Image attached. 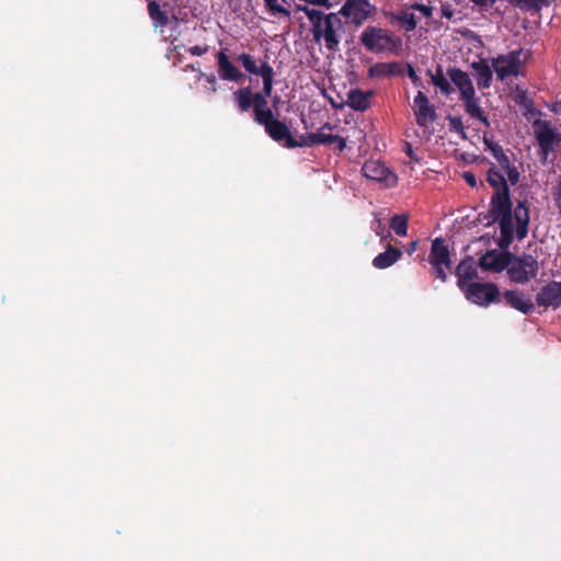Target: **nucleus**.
Instances as JSON below:
<instances>
[{"mask_svg":"<svg viewBox=\"0 0 561 561\" xmlns=\"http://www.w3.org/2000/svg\"><path fill=\"white\" fill-rule=\"evenodd\" d=\"M490 217H492V222L499 221L501 237L497 244L501 249L508 248L514 240L513 219L516 220L517 239L523 240L526 238L530 219L527 202L518 201L513 211L508 187H505V191L493 193Z\"/></svg>","mask_w":561,"mask_h":561,"instance_id":"f257e3e1","label":"nucleus"},{"mask_svg":"<svg viewBox=\"0 0 561 561\" xmlns=\"http://www.w3.org/2000/svg\"><path fill=\"white\" fill-rule=\"evenodd\" d=\"M536 142L539 147L538 157L546 164L550 153L554 152L561 144V131L550 121L536 119L533 124Z\"/></svg>","mask_w":561,"mask_h":561,"instance_id":"f03ea898","label":"nucleus"},{"mask_svg":"<svg viewBox=\"0 0 561 561\" xmlns=\"http://www.w3.org/2000/svg\"><path fill=\"white\" fill-rule=\"evenodd\" d=\"M539 271V264L531 254L515 255L511 252L510 265L506 268L510 279L516 284H526L535 278Z\"/></svg>","mask_w":561,"mask_h":561,"instance_id":"7ed1b4c3","label":"nucleus"},{"mask_svg":"<svg viewBox=\"0 0 561 561\" xmlns=\"http://www.w3.org/2000/svg\"><path fill=\"white\" fill-rule=\"evenodd\" d=\"M461 291L469 301L479 306L499 302L501 298L499 287L494 283H470Z\"/></svg>","mask_w":561,"mask_h":561,"instance_id":"20e7f679","label":"nucleus"},{"mask_svg":"<svg viewBox=\"0 0 561 561\" xmlns=\"http://www.w3.org/2000/svg\"><path fill=\"white\" fill-rule=\"evenodd\" d=\"M428 261H430L431 265L433 266V268L436 273V276L442 282H446V279H447L446 271L450 270L451 262H450L449 250H448V247L445 244L444 239L436 238L432 242Z\"/></svg>","mask_w":561,"mask_h":561,"instance_id":"39448f33","label":"nucleus"},{"mask_svg":"<svg viewBox=\"0 0 561 561\" xmlns=\"http://www.w3.org/2000/svg\"><path fill=\"white\" fill-rule=\"evenodd\" d=\"M413 112L416 124L422 128H427L437 119L435 106L430 103L427 95L422 91H419L414 98Z\"/></svg>","mask_w":561,"mask_h":561,"instance_id":"423d86ee","label":"nucleus"},{"mask_svg":"<svg viewBox=\"0 0 561 561\" xmlns=\"http://www.w3.org/2000/svg\"><path fill=\"white\" fill-rule=\"evenodd\" d=\"M520 54L522 50H514L493 59L492 66L499 80L503 81L510 76H518L522 66Z\"/></svg>","mask_w":561,"mask_h":561,"instance_id":"0eeeda50","label":"nucleus"},{"mask_svg":"<svg viewBox=\"0 0 561 561\" xmlns=\"http://www.w3.org/2000/svg\"><path fill=\"white\" fill-rule=\"evenodd\" d=\"M510 259L508 251L489 250L479 259V266L484 271L501 273L510 265Z\"/></svg>","mask_w":561,"mask_h":561,"instance_id":"6e6552de","label":"nucleus"},{"mask_svg":"<svg viewBox=\"0 0 561 561\" xmlns=\"http://www.w3.org/2000/svg\"><path fill=\"white\" fill-rule=\"evenodd\" d=\"M365 47L371 51H382L393 54L396 56L402 53L401 37H360Z\"/></svg>","mask_w":561,"mask_h":561,"instance_id":"1a4fd4ad","label":"nucleus"},{"mask_svg":"<svg viewBox=\"0 0 561 561\" xmlns=\"http://www.w3.org/2000/svg\"><path fill=\"white\" fill-rule=\"evenodd\" d=\"M341 13L346 18L347 22L360 25L370 13L368 0H346L341 9Z\"/></svg>","mask_w":561,"mask_h":561,"instance_id":"9d476101","label":"nucleus"},{"mask_svg":"<svg viewBox=\"0 0 561 561\" xmlns=\"http://www.w3.org/2000/svg\"><path fill=\"white\" fill-rule=\"evenodd\" d=\"M373 91H363L358 88L351 89L347 92V100L344 103L336 104L331 100V105L334 108H342L347 105L354 111L364 112L371 106Z\"/></svg>","mask_w":561,"mask_h":561,"instance_id":"9b49d317","label":"nucleus"},{"mask_svg":"<svg viewBox=\"0 0 561 561\" xmlns=\"http://www.w3.org/2000/svg\"><path fill=\"white\" fill-rule=\"evenodd\" d=\"M539 307L557 309L561 307V282L551 280L540 288L536 295Z\"/></svg>","mask_w":561,"mask_h":561,"instance_id":"f8f14e48","label":"nucleus"},{"mask_svg":"<svg viewBox=\"0 0 561 561\" xmlns=\"http://www.w3.org/2000/svg\"><path fill=\"white\" fill-rule=\"evenodd\" d=\"M363 175L377 182H387L390 178L396 182V175L380 161L368 160L362 167Z\"/></svg>","mask_w":561,"mask_h":561,"instance_id":"ddd939ff","label":"nucleus"},{"mask_svg":"<svg viewBox=\"0 0 561 561\" xmlns=\"http://www.w3.org/2000/svg\"><path fill=\"white\" fill-rule=\"evenodd\" d=\"M457 285L460 290H463L473 279L478 277V272L474 266L472 257L463 259L456 268Z\"/></svg>","mask_w":561,"mask_h":561,"instance_id":"4468645a","label":"nucleus"},{"mask_svg":"<svg viewBox=\"0 0 561 561\" xmlns=\"http://www.w3.org/2000/svg\"><path fill=\"white\" fill-rule=\"evenodd\" d=\"M451 82L457 87L460 92V99L476 93L472 81L467 72L453 67L447 71Z\"/></svg>","mask_w":561,"mask_h":561,"instance_id":"2eb2a0df","label":"nucleus"},{"mask_svg":"<svg viewBox=\"0 0 561 561\" xmlns=\"http://www.w3.org/2000/svg\"><path fill=\"white\" fill-rule=\"evenodd\" d=\"M265 133L274 141H284V146L290 149V140H294V137L285 123L278 119L271 122L268 125L266 124Z\"/></svg>","mask_w":561,"mask_h":561,"instance_id":"dca6fc26","label":"nucleus"},{"mask_svg":"<svg viewBox=\"0 0 561 561\" xmlns=\"http://www.w3.org/2000/svg\"><path fill=\"white\" fill-rule=\"evenodd\" d=\"M313 25V35H334L331 26L332 16H324L319 10H306Z\"/></svg>","mask_w":561,"mask_h":561,"instance_id":"f3484780","label":"nucleus"},{"mask_svg":"<svg viewBox=\"0 0 561 561\" xmlns=\"http://www.w3.org/2000/svg\"><path fill=\"white\" fill-rule=\"evenodd\" d=\"M471 69L473 70V76L477 80L479 89H488L491 87L493 73L490 65L485 59L473 61L471 64Z\"/></svg>","mask_w":561,"mask_h":561,"instance_id":"a211bd4d","label":"nucleus"},{"mask_svg":"<svg viewBox=\"0 0 561 561\" xmlns=\"http://www.w3.org/2000/svg\"><path fill=\"white\" fill-rule=\"evenodd\" d=\"M503 297L510 307L525 314L528 313L534 307L533 301L518 290H506L503 294Z\"/></svg>","mask_w":561,"mask_h":561,"instance_id":"6ab92c4d","label":"nucleus"},{"mask_svg":"<svg viewBox=\"0 0 561 561\" xmlns=\"http://www.w3.org/2000/svg\"><path fill=\"white\" fill-rule=\"evenodd\" d=\"M218 68L219 76L225 80L238 82L243 77L240 70L232 65L228 56L222 51L218 54Z\"/></svg>","mask_w":561,"mask_h":561,"instance_id":"aec40b11","label":"nucleus"},{"mask_svg":"<svg viewBox=\"0 0 561 561\" xmlns=\"http://www.w3.org/2000/svg\"><path fill=\"white\" fill-rule=\"evenodd\" d=\"M402 256V251L391 244H388L386 251L379 253L373 260V265L378 270H383L393 265Z\"/></svg>","mask_w":561,"mask_h":561,"instance_id":"412c9836","label":"nucleus"},{"mask_svg":"<svg viewBox=\"0 0 561 561\" xmlns=\"http://www.w3.org/2000/svg\"><path fill=\"white\" fill-rule=\"evenodd\" d=\"M333 126L330 123L323 124L320 129L314 133L317 145H333L336 144L339 151H343L346 147V140L333 134H325L324 130H332Z\"/></svg>","mask_w":561,"mask_h":561,"instance_id":"4be33fe9","label":"nucleus"},{"mask_svg":"<svg viewBox=\"0 0 561 561\" xmlns=\"http://www.w3.org/2000/svg\"><path fill=\"white\" fill-rule=\"evenodd\" d=\"M233 99L240 112H248L253 104V93L250 88H241L233 92Z\"/></svg>","mask_w":561,"mask_h":561,"instance_id":"5701e85b","label":"nucleus"},{"mask_svg":"<svg viewBox=\"0 0 561 561\" xmlns=\"http://www.w3.org/2000/svg\"><path fill=\"white\" fill-rule=\"evenodd\" d=\"M427 75L431 77L432 83L437 87L444 95L448 96L454 92L451 84L445 78L442 67H438L435 72L428 70Z\"/></svg>","mask_w":561,"mask_h":561,"instance_id":"b1692460","label":"nucleus"},{"mask_svg":"<svg viewBox=\"0 0 561 561\" xmlns=\"http://www.w3.org/2000/svg\"><path fill=\"white\" fill-rule=\"evenodd\" d=\"M486 181L495 192L505 191V187H508L504 175L494 165L488 171Z\"/></svg>","mask_w":561,"mask_h":561,"instance_id":"393cba45","label":"nucleus"},{"mask_svg":"<svg viewBox=\"0 0 561 561\" xmlns=\"http://www.w3.org/2000/svg\"><path fill=\"white\" fill-rule=\"evenodd\" d=\"M260 77L263 80V94L265 96L271 95L273 88L274 71L273 68L265 61L261 64Z\"/></svg>","mask_w":561,"mask_h":561,"instance_id":"a878e982","label":"nucleus"},{"mask_svg":"<svg viewBox=\"0 0 561 561\" xmlns=\"http://www.w3.org/2000/svg\"><path fill=\"white\" fill-rule=\"evenodd\" d=\"M148 11L154 24L165 25L168 23L167 11L162 10L157 1H149Z\"/></svg>","mask_w":561,"mask_h":561,"instance_id":"bb28decb","label":"nucleus"},{"mask_svg":"<svg viewBox=\"0 0 561 561\" xmlns=\"http://www.w3.org/2000/svg\"><path fill=\"white\" fill-rule=\"evenodd\" d=\"M408 215H394L390 219V228L396 232L397 236L404 237L408 232Z\"/></svg>","mask_w":561,"mask_h":561,"instance_id":"cd10ccee","label":"nucleus"},{"mask_svg":"<svg viewBox=\"0 0 561 561\" xmlns=\"http://www.w3.org/2000/svg\"><path fill=\"white\" fill-rule=\"evenodd\" d=\"M460 100L463 102L465 111L472 118L480 116V114L483 112L480 107L479 99L477 98L476 93L461 98Z\"/></svg>","mask_w":561,"mask_h":561,"instance_id":"c85d7f7f","label":"nucleus"},{"mask_svg":"<svg viewBox=\"0 0 561 561\" xmlns=\"http://www.w3.org/2000/svg\"><path fill=\"white\" fill-rule=\"evenodd\" d=\"M416 13L412 11V8L403 11L399 16L400 24L407 32L413 31L417 24Z\"/></svg>","mask_w":561,"mask_h":561,"instance_id":"c756f323","label":"nucleus"},{"mask_svg":"<svg viewBox=\"0 0 561 561\" xmlns=\"http://www.w3.org/2000/svg\"><path fill=\"white\" fill-rule=\"evenodd\" d=\"M510 3L518 7L520 9L529 10V9H540L542 7H547L551 3L552 0H507Z\"/></svg>","mask_w":561,"mask_h":561,"instance_id":"7c9ffc66","label":"nucleus"},{"mask_svg":"<svg viewBox=\"0 0 561 561\" xmlns=\"http://www.w3.org/2000/svg\"><path fill=\"white\" fill-rule=\"evenodd\" d=\"M265 7L274 15H289L286 0H264Z\"/></svg>","mask_w":561,"mask_h":561,"instance_id":"2f4dec72","label":"nucleus"},{"mask_svg":"<svg viewBox=\"0 0 561 561\" xmlns=\"http://www.w3.org/2000/svg\"><path fill=\"white\" fill-rule=\"evenodd\" d=\"M313 146H317L316 134L313 133L302 135L299 139L294 138V140H290V149L302 147L311 148Z\"/></svg>","mask_w":561,"mask_h":561,"instance_id":"473e14b6","label":"nucleus"},{"mask_svg":"<svg viewBox=\"0 0 561 561\" xmlns=\"http://www.w3.org/2000/svg\"><path fill=\"white\" fill-rule=\"evenodd\" d=\"M239 60L248 72L260 76L261 65L257 66L255 59L251 55L241 54L239 56Z\"/></svg>","mask_w":561,"mask_h":561,"instance_id":"72a5a7b5","label":"nucleus"},{"mask_svg":"<svg viewBox=\"0 0 561 561\" xmlns=\"http://www.w3.org/2000/svg\"><path fill=\"white\" fill-rule=\"evenodd\" d=\"M253 114H254V121L257 124L263 125L264 129L266 128V124L268 125L271 122L276 121V118H274L273 111L268 107H265L260 111H255V113H253Z\"/></svg>","mask_w":561,"mask_h":561,"instance_id":"f704fd0d","label":"nucleus"},{"mask_svg":"<svg viewBox=\"0 0 561 561\" xmlns=\"http://www.w3.org/2000/svg\"><path fill=\"white\" fill-rule=\"evenodd\" d=\"M447 119H448V124H449V129L454 133L461 135L462 138H466L465 126L462 124L461 117L460 116H448Z\"/></svg>","mask_w":561,"mask_h":561,"instance_id":"c9c22d12","label":"nucleus"},{"mask_svg":"<svg viewBox=\"0 0 561 561\" xmlns=\"http://www.w3.org/2000/svg\"><path fill=\"white\" fill-rule=\"evenodd\" d=\"M412 11L414 13L415 12L419 13V14H416V16H417V20L420 21L422 18L428 19L432 15L433 8L430 5H426V4H415V5H412Z\"/></svg>","mask_w":561,"mask_h":561,"instance_id":"e433bc0d","label":"nucleus"},{"mask_svg":"<svg viewBox=\"0 0 561 561\" xmlns=\"http://www.w3.org/2000/svg\"><path fill=\"white\" fill-rule=\"evenodd\" d=\"M252 107H253V113H255V111H260V110L267 107L266 96L260 92L253 93Z\"/></svg>","mask_w":561,"mask_h":561,"instance_id":"4c0bfd02","label":"nucleus"},{"mask_svg":"<svg viewBox=\"0 0 561 561\" xmlns=\"http://www.w3.org/2000/svg\"><path fill=\"white\" fill-rule=\"evenodd\" d=\"M483 141L494 158L503 151L501 145L494 142L492 139H489L486 136L483 137Z\"/></svg>","mask_w":561,"mask_h":561,"instance_id":"58836bf2","label":"nucleus"},{"mask_svg":"<svg viewBox=\"0 0 561 561\" xmlns=\"http://www.w3.org/2000/svg\"><path fill=\"white\" fill-rule=\"evenodd\" d=\"M394 64H377L373 70H376L378 75L390 76L393 73Z\"/></svg>","mask_w":561,"mask_h":561,"instance_id":"ea45409f","label":"nucleus"},{"mask_svg":"<svg viewBox=\"0 0 561 561\" xmlns=\"http://www.w3.org/2000/svg\"><path fill=\"white\" fill-rule=\"evenodd\" d=\"M198 78H205L207 83L209 84L208 87V91L210 93H215L216 92V78L214 75H206L204 73L203 71H199L198 73Z\"/></svg>","mask_w":561,"mask_h":561,"instance_id":"a19ab883","label":"nucleus"},{"mask_svg":"<svg viewBox=\"0 0 561 561\" xmlns=\"http://www.w3.org/2000/svg\"><path fill=\"white\" fill-rule=\"evenodd\" d=\"M506 174L508 178V181L512 185H515L519 181V172L515 165H512L511 168L506 169Z\"/></svg>","mask_w":561,"mask_h":561,"instance_id":"79ce46f5","label":"nucleus"},{"mask_svg":"<svg viewBox=\"0 0 561 561\" xmlns=\"http://www.w3.org/2000/svg\"><path fill=\"white\" fill-rule=\"evenodd\" d=\"M321 38L325 41V46L329 49H335L336 46L339 45V37H313L317 44L321 43Z\"/></svg>","mask_w":561,"mask_h":561,"instance_id":"37998d69","label":"nucleus"},{"mask_svg":"<svg viewBox=\"0 0 561 561\" xmlns=\"http://www.w3.org/2000/svg\"><path fill=\"white\" fill-rule=\"evenodd\" d=\"M495 159L504 170L513 165L510 161V158L505 154L504 150L500 154H497Z\"/></svg>","mask_w":561,"mask_h":561,"instance_id":"c03bdc74","label":"nucleus"},{"mask_svg":"<svg viewBox=\"0 0 561 561\" xmlns=\"http://www.w3.org/2000/svg\"><path fill=\"white\" fill-rule=\"evenodd\" d=\"M463 180L466 181V183L471 186V187H476L477 186V179H476V175L471 172H463V175H462Z\"/></svg>","mask_w":561,"mask_h":561,"instance_id":"a18cd8bd","label":"nucleus"},{"mask_svg":"<svg viewBox=\"0 0 561 561\" xmlns=\"http://www.w3.org/2000/svg\"><path fill=\"white\" fill-rule=\"evenodd\" d=\"M207 49H208L207 46L196 45V46L191 47L190 51L194 56H202L203 54H205L207 51Z\"/></svg>","mask_w":561,"mask_h":561,"instance_id":"49530a36","label":"nucleus"},{"mask_svg":"<svg viewBox=\"0 0 561 561\" xmlns=\"http://www.w3.org/2000/svg\"><path fill=\"white\" fill-rule=\"evenodd\" d=\"M554 203H556V207L558 208L559 210V215L561 217V188H558L556 190V193H554Z\"/></svg>","mask_w":561,"mask_h":561,"instance_id":"de8ad7c7","label":"nucleus"},{"mask_svg":"<svg viewBox=\"0 0 561 561\" xmlns=\"http://www.w3.org/2000/svg\"><path fill=\"white\" fill-rule=\"evenodd\" d=\"M476 119L480 121L485 127H490V121L484 112H482L480 116H477Z\"/></svg>","mask_w":561,"mask_h":561,"instance_id":"09e8293b","label":"nucleus"},{"mask_svg":"<svg viewBox=\"0 0 561 561\" xmlns=\"http://www.w3.org/2000/svg\"><path fill=\"white\" fill-rule=\"evenodd\" d=\"M409 77L412 79L414 83H416V81L420 80L412 67L409 68Z\"/></svg>","mask_w":561,"mask_h":561,"instance_id":"8fccbe9b","label":"nucleus"},{"mask_svg":"<svg viewBox=\"0 0 561 561\" xmlns=\"http://www.w3.org/2000/svg\"><path fill=\"white\" fill-rule=\"evenodd\" d=\"M417 248V241H412L409 245L408 252L409 254H412Z\"/></svg>","mask_w":561,"mask_h":561,"instance_id":"3c124183","label":"nucleus"},{"mask_svg":"<svg viewBox=\"0 0 561 561\" xmlns=\"http://www.w3.org/2000/svg\"><path fill=\"white\" fill-rule=\"evenodd\" d=\"M362 35H379L375 28H367Z\"/></svg>","mask_w":561,"mask_h":561,"instance_id":"603ef678","label":"nucleus"},{"mask_svg":"<svg viewBox=\"0 0 561 561\" xmlns=\"http://www.w3.org/2000/svg\"><path fill=\"white\" fill-rule=\"evenodd\" d=\"M407 154L411 158V159H414V153H413V150H412V147L410 144H407V150H405Z\"/></svg>","mask_w":561,"mask_h":561,"instance_id":"864d4df0","label":"nucleus"},{"mask_svg":"<svg viewBox=\"0 0 561 561\" xmlns=\"http://www.w3.org/2000/svg\"><path fill=\"white\" fill-rule=\"evenodd\" d=\"M442 12H443V15L446 16L447 19H450L453 16L451 10L443 9Z\"/></svg>","mask_w":561,"mask_h":561,"instance_id":"5fc2aeb1","label":"nucleus"}]
</instances>
